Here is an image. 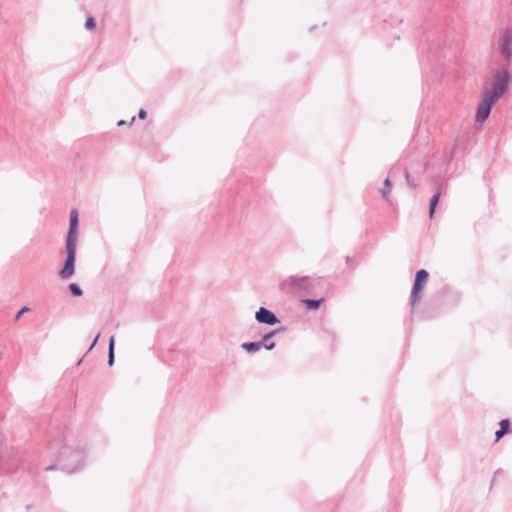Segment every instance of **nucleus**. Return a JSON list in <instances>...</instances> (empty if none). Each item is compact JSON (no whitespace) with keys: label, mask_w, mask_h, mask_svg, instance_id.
I'll use <instances>...</instances> for the list:
<instances>
[{"label":"nucleus","mask_w":512,"mask_h":512,"mask_svg":"<svg viewBox=\"0 0 512 512\" xmlns=\"http://www.w3.org/2000/svg\"><path fill=\"white\" fill-rule=\"evenodd\" d=\"M441 193L438 191L436 192L432 198L430 199L429 203V217L432 219L434 216V213L436 211V207L438 205L439 199H440Z\"/></svg>","instance_id":"obj_13"},{"label":"nucleus","mask_w":512,"mask_h":512,"mask_svg":"<svg viewBox=\"0 0 512 512\" xmlns=\"http://www.w3.org/2000/svg\"><path fill=\"white\" fill-rule=\"evenodd\" d=\"M241 348L248 353H254L259 351L262 348V342L256 341V342H245L241 344Z\"/></svg>","instance_id":"obj_12"},{"label":"nucleus","mask_w":512,"mask_h":512,"mask_svg":"<svg viewBox=\"0 0 512 512\" xmlns=\"http://www.w3.org/2000/svg\"><path fill=\"white\" fill-rule=\"evenodd\" d=\"M500 429L495 432L496 441H499L504 435L511 432V423L509 419H502L499 422Z\"/></svg>","instance_id":"obj_10"},{"label":"nucleus","mask_w":512,"mask_h":512,"mask_svg":"<svg viewBox=\"0 0 512 512\" xmlns=\"http://www.w3.org/2000/svg\"><path fill=\"white\" fill-rule=\"evenodd\" d=\"M498 50L507 62V66L511 63L512 58V29L506 28L501 32L498 39Z\"/></svg>","instance_id":"obj_4"},{"label":"nucleus","mask_w":512,"mask_h":512,"mask_svg":"<svg viewBox=\"0 0 512 512\" xmlns=\"http://www.w3.org/2000/svg\"><path fill=\"white\" fill-rule=\"evenodd\" d=\"M429 277V273L425 269H420L416 272L414 283L412 286L410 303L414 307L419 293L423 290V287Z\"/></svg>","instance_id":"obj_7"},{"label":"nucleus","mask_w":512,"mask_h":512,"mask_svg":"<svg viewBox=\"0 0 512 512\" xmlns=\"http://www.w3.org/2000/svg\"><path fill=\"white\" fill-rule=\"evenodd\" d=\"M96 27V20L94 17L92 16H89L87 19H86V22H85V28L87 30H93L95 29Z\"/></svg>","instance_id":"obj_17"},{"label":"nucleus","mask_w":512,"mask_h":512,"mask_svg":"<svg viewBox=\"0 0 512 512\" xmlns=\"http://www.w3.org/2000/svg\"><path fill=\"white\" fill-rule=\"evenodd\" d=\"M138 117H139V119H142V120L146 119V117H147L146 110L140 109L138 112Z\"/></svg>","instance_id":"obj_21"},{"label":"nucleus","mask_w":512,"mask_h":512,"mask_svg":"<svg viewBox=\"0 0 512 512\" xmlns=\"http://www.w3.org/2000/svg\"><path fill=\"white\" fill-rule=\"evenodd\" d=\"M496 101V99L483 92L482 99L477 106L475 120L477 122H484L489 117L492 106Z\"/></svg>","instance_id":"obj_6"},{"label":"nucleus","mask_w":512,"mask_h":512,"mask_svg":"<svg viewBox=\"0 0 512 512\" xmlns=\"http://www.w3.org/2000/svg\"><path fill=\"white\" fill-rule=\"evenodd\" d=\"M255 319L260 324L275 325L280 323L279 318L271 310L260 307L255 313Z\"/></svg>","instance_id":"obj_8"},{"label":"nucleus","mask_w":512,"mask_h":512,"mask_svg":"<svg viewBox=\"0 0 512 512\" xmlns=\"http://www.w3.org/2000/svg\"><path fill=\"white\" fill-rule=\"evenodd\" d=\"M324 299H305L303 300V303L306 305V307L309 310H317L321 306Z\"/></svg>","instance_id":"obj_15"},{"label":"nucleus","mask_w":512,"mask_h":512,"mask_svg":"<svg viewBox=\"0 0 512 512\" xmlns=\"http://www.w3.org/2000/svg\"><path fill=\"white\" fill-rule=\"evenodd\" d=\"M78 212L76 209H73L70 212V222H69V229L66 237V243H77L78 236H77V229H78Z\"/></svg>","instance_id":"obj_9"},{"label":"nucleus","mask_w":512,"mask_h":512,"mask_svg":"<svg viewBox=\"0 0 512 512\" xmlns=\"http://www.w3.org/2000/svg\"><path fill=\"white\" fill-rule=\"evenodd\" d=\"M29 310H30V308H29V307L24 306L22 309H20V310L17 312V314H16V316H15V320H19V319L21 318V316H22L24 313L28 312Z\"/></svg>","instance_id":"obj_20"},{"label":"nucleus","mask_w":512,"mask_h":512,"mask_svg":"<svg viewBox=\"0 0 512 512\" xmlns=\"http://www.w3.org/2000/svg\"><path fill=\"white\" fill-rule=\"evenodd\" d=\"M69 290L74 297H80L83 294L81 287L77 283H71Z\"/></svg>","instance_id":"obj_16"},{"label":"nucleus","mask_w":512,"mask_h":512,"mask_svg":"<svg viewBox=\"0 0 512 512\" xmlns=\"http://www.w3.org/2000/svg\"><path fill=\"white\" fill-rule=\"evenodd\" d=\"M405 179H406V183L407 185L411 188V189H414L416 188L417 186V183L415 182V180L410 176L409 172L407 170H405Z\"/></svg>","instance_id":"obj_18"},{"label":"nucleus","mask_w":512,"mask_h":512,"mask_svg":"<svg viewBox=\"0 0 512 512\" xmlns=\"http://www.w3.org/2000/svg\"><path fill=\"white\" fill-rule=\"evenodd\" d=\"M315 279L309 276H303V277H296V276H290L288 279H286L282 285L283 287L288 286L293 291H305L307 293L310 292L312 289Z\"/></svg>","instance_id":"obj_5"},{"label":"nucleus","mask_w":512,"mask_h":512,"mask_svg":"<svg viewBox=\"0 0 512 512\" xmlns=\"http://www.w3.org/2000/svg\"><path fill=\"white\" fill-rule=\"evenodd\" d=\"M76 247L77 243H66L67 257L59 272L62 279L70 278L75 272Z\"/></svg>","instance_id":"obj_3"},{"label":"nucleus","mask_w":512,"mask_h":512,"mask_svg":"<svg viewBox=\"0 0 512 512\" xmlns=\"http://www.w3.org/2000/svg\"><path fill=\"white\" fill-rule=\"evenodd\" d=\"M125 124H126V122H125L124 120H119V121L117 122V125H118V126H122V125H125Z\"/></svg>","instance_id":"obj_23"},{"label":"nucleus","mask_w":512,"mask_h":512,"mask_svg":"<svg viewBox=\"0 0 512 512\" xmlns=\"http://www.w3.org/2000/svg\"><path fill=\"white\" fill-rule=\"evenodd\" d=\"M99 337H100V334H97V336L95 337V339L93 340V342L89 348V351L97 344Z\"/></svg>","instance_id":"obj_22"},{"label":"nucleus","mask_w":512,"mask_h":512,"mask_svg":"<svg viewBox=\"0 0 512 512\" xmlns=\"http://www.w3.org/2000/svg\"><path fill=\"white\" fill-rule=\"evenodd\" d=\"M114 349H115V338H114V336H111L109 339V345H108V365L109 366H112L114 364V360H115Z\"/></svg>","instance_id":"obj_14"},{"label":"nucleus","mask_w":512,"mask_h":512,"mask_svg":"<svg viewBox=\"0 0 512 512\" xmlns=\"http://www.w3.org/2000/svg\"><path fill=\"white\" fill-rule=\"evenodd\" d=\"M279 330H272L262 336L260 342H262V347L266 350H273L276 346L275 342H270V339L278 333Z\"/></svg>","instance_id":"obj_11"},{"label":"nucleus","mask_w":512,"mask_h":512,"mask_svg":"<svg viewBox=\"0 0 512 512\" xmlns=\"http://www.w3.org/2000/svg\"><path fill=\"white\" fill-rule=\"evenodd\" d=\"M510 74L508 67L502 70H496L493 74L490 88L484 90V93L498 100L507 90L509 84Z\"/></svg>","instance_id":"obj_2"},{"label":"nucleus","mask_w":512,"mask_h":512,"mask_svg":"<svg viewBox=\"0 0 512 512\" xmlns=\"http://www.w3.org/2000/svg\"><path fill=\"white\" fill-rule=\"evenodd\" d=\"M48 452L56 463L48 465L46 471L59 467L67 473H74L86 463L87 443L83 439H75L68 429H63L50 440Z\"/></svg>","instance_id":"obj_1"},{"label":"nucleus","mask_w":512,"mask_h":512,"mask_svg":"<svg viewBox=\"0 0 512 512\" xmlns=\"http://www.w3.org/2000/svg\"><path fill=\"white\" fill-rule=\"evenodd\" d=\"M134 120H135V117H132L131 121H130V125L134 122Z\"/></svg>","instance_id":"obj_24"},{"label":"nucleus","mask_w":512,"mask_h":512,"mask_svg":"<svg viewBox=\"0 0 512 512\" xmlns=\"http://www.w3.org/2000/svg\"><path fill=\"white\" fill-rule=\"evenodd\" d=\"M392 183L390 181L389 178H387L385 181H384V188L381 190V193H382V196L384 198L387 199V196H388V193H389V188L391 187Z\"/></svg>","instance_id":"obj_19"}]
</instances>
